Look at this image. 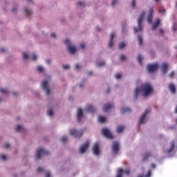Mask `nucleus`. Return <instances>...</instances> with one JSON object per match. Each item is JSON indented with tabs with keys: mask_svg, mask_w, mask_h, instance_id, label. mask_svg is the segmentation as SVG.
Instances as JSON below:
<instances>
[{
	"mask_svg": "<svg viewBox=\"0 0 177 177\" xmlns=\"http://www.w3.org/2000/svg\"><path fill=\"white\" fill-rule=\"evenodd\" d=\"M142 92L144 96H149L151 92H153V88H151V84L149 83H145L141 85V88H139V86H137L134 91L133 96L134 100L138 99V95L139 92Z\"/></svg>",
	"mask_w": 177,
	"mask_h": 177,
	"instance_id": "f257e3e1",
	"label": "nucleus"
},
{
	"mask_svg": "<svg viewBox=\"0 0 177 177\" xmlns=\"http://www.w3.org/2000/svg\"><path fill=\"white\" fill-rule=\"evenodd\" d=\"M145 16H146V12L142 11V13L140 15V17L138 21V28H134V32L136 34L138 31H142L143 30V26H142V21H143V19H145Z\"/></svg>",
	"mask_w": 177,
	"mask_h": 177,
	"instance_id": "f03ea898",
	"label": "nucleus"
},
{
	"mask_svg": "<svg viewBox=\"0 0 177 177\" xmlns=\"http://www.w3.org/2000/svg\"><path fill=\"white\" fill-rule=\"evenodd\" d=\"M41 156H49V151L44 150L42 148H39L35 153L36 160H41Z\"/></svg>",
	"mask_w": 177,
	"mask_h": 177,
	"instance_id": "7ed1b4c3",
	"label": "nucleus"
},
{
	"mask_svg": "<svg viewBox=\"0 0 177 177\" xmlns=\"http://www.w3.org/2000/svg\"><path fill=\"white\" fill-rule=\"evenodd\" d=\"M64 44H66L67 45V49H68V52H70V53H71V55H74V53H75V52H77V47L71 45L70 40H68V39L65 40Z\"/></svg>",
	"mask_w": 177,
	"mask_h": 177,
	"instance_id": "20e7f679",
	"label": "nucleus"
},
{
	"mask_svg": "<svg viewBox=\"0 0 177 177\" xmlns=\"http://www.w3.org/2000/svg\"><path fill=\"white\" fill-rule=\"evenodd\" d=\"M69 134L71 136H74L75 138H81V136H82V135H84V131H82V130L77 131L75 129H73L70 130Z\"/></svg>",
	"mask_w": 177,
	"mask_h": 177,
	"instance_id": "39448f33",
	"label": "nucleus"
},
{
	"mask_svg": "<svg viewBox=\"0 0 177 177\" xmlns=\"http://www.w3.org/2000/svg\"><path fill=\"white\" fill-rule=\"evenodd\" d=\"M88 147H89V141H86L82 145H81L80 148L79 149L80 154H84V153L86 151V149H88Z\"/></svg>",
	"mask_w": 177,
	"mask_h": 177,
	"instance_id": "423d86ee",
	"label": "nucleus"
},
{
	"mask_svg": "<svg viewBox=\"0 0 177 177\" xmlns=\"http://www.w3.org/2000/svg\"><path fill=\"white\" fill-rule=\"evenodd\" d=\"M102 133L104 135V136H105V138H107L108 139H114L113 134H111L109 129H102Z\"/></svg>",
	"mask_w": 177,
	"mask_h": 177,
	"instance_id": "0eeeda50",
	"label": "nucleus"
},
{
	"mask_svg": "<svg viewBox=\"0 0 177 177\" xmlns=\"http://www.w3.org/2000/svg\"><path fill=\"white\" fill-rule=\"evenodd\" d=\"M149 73H154V71L158 69V64H149L147 66Z\"/></svg>",
	"mask_w": 177,
	"mask_h": 177,
	"instance_id": "6e6552de",
	"label": "nucleus"
},
{
	"mask_svg": "<svg viewBox=\"0 0 177 177\" xmlns=\"http://www.w3.org/2000/svg\"><path fill=\"white\" fill-rule=\"evenodd\" d=\"M153 13H154V8H150L149 14L147 15V21L149 24H151V23L153 22Z\"/></svg>",
	"mask_w": 177,
	"mask_h": 177,
	"instance_id": "1a4fd4ad",
	"label": "nucleus"
},
{
	"mask_svg": "<svg viewBox=\"0 0 177 177\" xmlns=\"http://www.w3.org/2000/svg\"><path fill=\"white\" fill-rule=\"evenodd\" d=\"M120 151V144L117 142H114L112 145V151L114 154H118V151Z\"/></svg>",
	"mask_w": 177,
	"mask_h": 177,
	"instance_id": "9d476101",
	"label": "nucleus"
},
{
	"mask_svg": "<svg viewBox=\"0 0 177 177\" xmlns=\"http://www.w3.org/2000/svg\"><path fill=\"white\" fill-rule=\"evenodd\" d=\"M150 111H151V109H147L144 113L142 114V117L140 118V120H139V124H143L144 121H145V118H146V115H147L148 113H150Z\"/></svg>",
	"mask_w": 177,
	"mask_h": 177,
	"instance_id": "9b49d317",
	"label": "nucleus"
},
{
	"mask_svg": "<svg viewBox=\"0 0 177 177\" xmlns=\"http://www.w3.org/2000/svg\"><path fill=\"white\" fill-rule=\"evenodd\" d=\"M42 88L43 90L45 91V92H46V95H49V93H50V89L48 86V81L45 80L43 82Z\"/></svg>",
	"mask_w": 177,
	"mask_h": 177,
	"instance_id": "f8f14e48",
	"label": "nucleus"
},
{
	"mask_svg": "<svg viewBox=\"0 0 177 177\" xmlns=\"http://www.w3.org/2000/svg\"><path fill=\"white\" fill-rule=\"evenodd\" d=\"M93 154L95 156H99L100 154V151L99 150V142H95L93 147Z\"/></svg>",
	"mask_w": 177,
	"mask_h": 177,
	"instance_id": "ddd939ff",
	"label": "nucleus"
},
{
	"mask_svg": "<svg viewBox=\"0 0 177 177\" xmlns=\"http://www.w3.org/2000/svg\"><path fill=\"white\" fill-rule=\"evenodd\" d=\"M84 117V113L82 112V109L78 108L77 109V118L78 122H81V118Z\"/></svg>",
	"mask_w": 177,
	"mask_h": 177,
	"instance_id": "4468645a",
	"label": "nucleus"
},
{
	"mask_svg": "<svg viewBox=\"0 0 177 177\" xmlns=\"http://www.w3.org/2000/svg\"><path fill=\"white\" fill-rule=\"evenodd\" d=\"M86 111L88 113H95L96 111V109L92 106L91 104H87L86 106Z\"/></svg>",
	"mask_w": 177,
	"mask_h": 177,
	"instance_id": "2eb2a0df",
	"label": "nucleus"
},
{
	"mask_svg": "<svg viewBox=\"0 0 177 177\" xmlns=\"http://www.w3.org/2000/svg\"><path fill=\"white\" fill-rule=\"evenodd\" d=\"M169 89L171 93L175 94L176 93V88L175 87V84L173 83H170L169 84Z\"/></svg>",
	"mask_w": 177,
	"mask_h": 177,
	"instance_id": "dca6fc26",
	"label": "nucleus"
},
{
	"mask_svg": "<svg viewBox=\"0 0 177 177\" xmlns=\"http://www.w3.org/2000/svg\"><path fill=\"white\" fill-rule=\"evenodd\" d=\"M160 23H161V21L160 20V19H156L155 23H153V24L151 27V30H156V28H157L158 27V26H160Z\"/></svg>",
	"mask_w": 177,
	"mask_h": 177,
	"instance_id": "f3484780",
	"label": "nucleus"
},
{
	"mask_svg": "<svg viewBox=\"0 0 177 177\" xmlns=\"http://www.w3.org/2000/svg\"><path fill=\"white\" fill-rule=\"evenodd\" d=\"M114 105H111L110 103L105 104L103 106V111L107 112L110 109L113 108Z\"/></svg>",
	"mask_w": 177,
	"mask_h": 177,
	"instance_id": "a211bd4d",
	"label": "nucleus"
},
{
	"mask_svg": "<svg viewBox=\"0 0 177 177\" xmlns=\"http://www.w3.org/2000/svg\"><path fill=\"white\" fill-rule=\"evenodd\" d=\"M113 41H114V32L111 33L110 40L108 44L109 48H111V46H113Z\"/></svg>",
	"mask_w": 177,
	"mask_h": 177,
	"instance_id": "6ab92c4d",
	"label": "nucleus"
},
{
	"mask_svg": "<svg viewBox=\"0 0 177 177\" xmlns=\"http://www.w3.org/2000/svg\"><path fill=\"white\" fill-rule=\"evenodd\" d=\"M174 149H175V142L171 141V147H170L169 149L166 151V153L167 154H169V153H172V151H174Z\"/></svg>",
	"mask_w": 177,
	"mask_h": 177,
	"instance_id": "aec40b11",
	"label": "nucleus"
},
{
	"mask_svg": "<svg viewBox=\"0 0 177 177\" xmlns=\"http://www.w3.org/2000/svg\"><path fill=\"white\" fill-rule=\"evenodd\" d=\"M162 71H163V73L165 74V73H167V71H168V64H167V63H163L162 64Z\"/></svg>",
	"mask_w": 177,
	"mask_h": 177,
	"instance_id": "412c9836",
	"label": "nucleus"
},
{
	"mask_svg": "<svg viewBox=\"0 0 177 177\" xmlns=\"http://www.w3.org/2000/svg\"><path fill=\"white\" fill-rule=\"evenodd\" d=\"M124 129H125V127H124L122 125H119L117 127L116 132H118V133H121V132H122V131H124Z\"/></svg>",
	"mask_w": 177,
	"mask_h": 177,
	"instance_id": "4be33fe9",
	"label": "nucleus"
},
{
	"mask_svg": "<svg viewBox=\"0 0 177 177\" xmlns=\"http://www.w3.org/2000/svg\"><path fill=\"white\" fill-rule=\"evenodd\" d=\"M151 156V153L150 152H147L146 153H145L144 157L142 158V161L145 162L147 160L149 159V157H150Z\"/></svg>",
	"mask_w": 177,
	"mask_h": 177,
	"instance_id": "5701e85b",
	"label": "nucleus"
},
{
	"mask_svg": "<svg viewBox=\"0 0 177 177\" xmlns=\"http://www.w3.org/2000/svg\"><path fill=\"white\" fill-rule=\"evenodd\" d=\"M131 112V109L129 107H123L121 109V113H129Z\"/></svg>",
	"mask_w": 177,
	"mask_h": 177,
	"instance_id": "b1692460",
	"label": "nucleus"
},
{
	"mask_svg": "<svg viewBox=\"0 0 177 177\" xmlns=\"http://www.w3.org/2000/svg\"><path fill=\"white\" fill-rule=\"evenodd\" d=\"M138 41L139 45L143 44V38L140 36V35H138Z\"/></svg>",
	"mask_w": 177,
	"mask_h": 177,
	"instance_id": "393cba45",
	"label": "nucleus"
},
{
	"mask_svg": "<svg viewBox=\"0 0 177 177\" xmlns=\"http://www.w3.org/2000/svg\"><path fill=\"white\" fill-rule=\"evenodd\" d=\"M16 132H21L23 131V127L21 125H17L15 128Z\"/></svg>",
	"mask_w": 177,
	"mask_h": 177,
	"instance_id": "a878e982",
	"label": "nucleus"
},
{
	"mask_svg": "<svg viewBox=\"0 0 177 177\" xmlns=\"http://www.w3.org/2000/svg\"><path fill=\"white\" fill-rule=\"evenodd\" d=\"M122 172H124V170L119 169L116 177H122Z\"/></svg>",
	"mask_w": 177,
	"mask_h": 177,
	"instance_id": "bb28decb",
	"label": "nucleus"
},
{
	"mask_svg": "<svg viewBox=\"0 0 177 177\" xmlns=\"http://www.w3.org/2000/svg\"><path fill=\"white\" fill-rule=\"evenodd\" d=\"M99 122L102 124L106 122V118L104 116H99Z\"/></svg>",
	"mask_w": 177,
	"mask_h": 177,
	"instance_id": "cd10ccee",
	"label": "nucleus"
},
{
	"mask_svg": "<svg viewBox=\"0 0 177 177\" xmlns=\"http://www.w3.org/2000/svg\"><path fill=\"white\" fill-rule=\"evenodd\" d=\"M106 64V62H104V61H102L100 62H97V66L98 67H103V66H104Z\"/></svg>",
	"mask_w": 177,
	"mask_h": 177,
	"instance_id": "c85d7f7f",
	"label": "nucleus"
},
{
	"mask_svg": "<svg viewBox=\"0 0 177 177\" xmlns=\"http://www.w3.org/2000/svg\"><path fill=\"white\" fill-rule=\"evenodd\" d=\"M24 12H25L26 16H30V15H31L32 13V12H31V10H28L27 8H24Z\"/></svg>",
	"mask_w": 177,
	"mask_h": 177,
	"instance_id": "c756f323",
	"label": "nucleus"
},
{
	"mask_svg": "<svg viewBox=\"0 0 177 177\" xmlns=\"http://www.w3.org/2000/svg\"><path fill=\"white\" fill-rule=\"evenodd\" d=\"M119 49H124L125 48V43L121 42L119 44Z\"/></svg>",
	"mask_w": 177,
	"mask_h": 177,
	"instance_id": "7c9ffc66",
	"label": "nucleus"
},
{
	"mask_svg": "<svg viewBox=\"0 0 177 177\" xmlns=\"http://www.w3.org/2000/svg\"><path fill=\"white\" fill-rule=\"evenodd\" d=\"M137 60L140 63V64L142 65V55H138V56L137 57Z\"/></svg>",
	"mask_w": 177,
	"mask_h": 177,
	"instance_id": "2f4dec72",
	"label": "nucleus"
},
{
	"mask_svg": "<svg viewBox=\"0 0 177 177\" xmlns=\"http://www.w3.org/2000/svg\"><path fill=\"white\" fill-rule=\"evenodd\" d=\"M47 114H48V115H50V116L53 115V111H52L51 109H48L47 111Z\"/></svg>",
	"mask_w": 177,
	"mask_h": 177,
	"instance_id": "473e14b6",
	"label": "nucleus"
},
{
	"mask_svg": "<svg viewBox=\"0 0 177 177\" xmlns=\"http://www.w3.org/2000/svg\"><path fill=\"white\" fill-rule=\"evenodd\" d=\"M23 59L24 60H27V59H28V54L26 53H23Z\"/></svg>",
	"mask_w": 177,
	"mask_h": 177,
	"instance_id": "72a5a7b5",
	"label": "nucleus"
},
{
	"mask_svg": "<svg viewBox=\"0 0 177 177\" xmlns=\"http://www.w3.org/2000/svg\"><path fill=\"white\" fill-rule=\"evenodd\" d=\"M151 176V171L148 170L145 177H150Z\"/></svg>",
	"mask_w": 177,
	"mask_h": 177,
	"instance_id": "f704fd0d",
	"label": "nucleus"
},
{
	"mask_svg": "<svg viewBox=\"0 0 177 177\" xmlns=\"http://www.w3.org/2000/svg\"><path fill=\"white\" fill-rule=\"evenodd\" d=\"M61 142H62L63 143H64V142H66V140H67V137L66 136H63L60 138Z\"/></svg>",
	"mask_w": 177,
	"mask_h": 177,
	"instance_id": "c9c22d12",
	"label": "nucleus"
},
{
	"mask_svg": "<svg viewBox=\"0 0 177 177\" xmlns=\"http://www.w3.org/2000/svg\"><path fill=\"white\" fill-rule=\"evenodd\" d=\"M37 71H39V73H42L44 71V67L38 66L37 67Z\"/></svg>",
	"mask_w": 177,
	"mask_h": 177,
	"instance_id": "e433bc0d",
	"label": "nucleus"
},
{
	"mask_svg": "<svg viewBox=\"0 0 177 177\" xmlns=\"http://www.w3.org/2000/svg\"><path fill=\"white\" fill-rule=\"evenodd\" d=\"M0 92H1V93H4V94H6V93H8V90H6V89H3V88H1Z\"/></svg>",
	"mask_w": 177,
	"mask_h": 177,
	"instance_id": "4c0bfd02",
	"label": "nucleus"
},
{
	"mask_svg": "<svg viewBox=\"0 0 177 177\" xmlns=\"http://www.w3.org/2000/svg\"><path fill=\"white\" fill-rule=\"evenodd\" d=\"M37 172L39 173V172H44V168L42 167H38L37 169Z\"/></svg>",
	"mask_w": 177,
	"mask_h": 177,
	"instance_id": "58836bf2",
	"label": "nucleus"
},
{
	"mask_svg": "<svg viewBox=\"0 0 177 177\" xmlns=\"http://www.w3.org/2000/svg\"><path fill=\"white\" fill-rule=\"evenodd\" d=\"M32 60H37V55L35 54H32Z\"/></svg>",
	"mask_w": 177,
	"mask_h": 177,
	"instance_id": "ea45409f",
	"label": "nucleus"
},
{
	"mask_svg": "<svg viewBox=\"0 0 177 177\" xmlns=\"http://www.w3.org/2000/svg\"><path fill=\"white\" fill-rule=\"evenodd\" d=\"M174 75H175V72L171 71L169 74V77H170V78H172V77H174Z\"/></svg>",
	"mask_w": 177,
	"mask_h": 177,
	"instance_id": "a19ab883",
	"label": "nucleus"
},
{
	"mask_svg": "<svg viewBox=\"0 0 177 177\" xmlns=\"http://www.w3.org/2000/svg\"><path fill=\"white\" fill-rule=\"evenodd\" d=\"M4 147L5 149H9V147H10V145L9 143H6L4 145Z\"/></svg>",
	"mask_w": 177,
	"mask_h": 177,
	"instance_id": "79ce46f5",
	"label": "nucleus"
},
{
	"mask_svg": "<svg viewBox=\"0 0 177 177\" xmlns=\"http://www.w3.org/2000/svg\"><path fill=\"white\" fill-rule=\"evenodd\" d=\"M136 5V2L135 1V0H133L131 1V6H132V8H134Z\"/></svg>",
	"mask_w": 177,
	"mask_h": 177,
	"instance_id": "37998d69",
	"label": "nucleus"
},
{
	"mask_svg": "<svg viewBox=\"0 0 177 177\" xmlns=\"http://www.w3.org/2000/svg\"><path fill=\"white\" fill-rule=\"evenodd\" d=\"M80 46L81 49H84L85 48V44L82 43V44H80Z\"/></svg>",
	"mask_w": 177,
	"mask_h": 177,
	"instance_id": "c03bdc74",
	"label": "nucleus"
},
{
	"mask_svg": "<svg viewBox=\"0 0 177 177\" xmlns=\"http://www.w3.org/2000/svg\"><path fill=\"white\" fill-rule=\"evenodd\" d=\"M1 160H6V155H1Z\"/></svg>",
	"mask_w": 177,
	"mask_h": 177,
	"instance_id": "a18cd8bd",
	"label": "nucleus"
},
{
	"mask_svg": "<svg viewBox=\"0 0 177 177\" xmlns=\"http://www.w3.org/2000/svg\"><path fill=\"white\" fill-rule=\"evenodd\" d=\"M115 77V78H116L117 80H120V78H121V75H120V74H116Z\"/></svg>",
	"mask_w": 177,
	"mask_h": 177,
	"instance_id": "49530a36",
	"label": "nucleus"
},
{
	"mask_svg": "<svg viewBox=\"0 0 177 177\" xmlns=\"http://www.w3.org/2000/svg\"><path fill=\"white\" fill-rule=\"evenodd\" d=\"M118 0H113V1H112V3H111V5H112V6H114V5H115V3H117V1H118Z\"/></svg>",
	"mask_w": 177,
	"mask_h": 177,
	"instance_id": "de8ad7c7",
	"label": "nucleus"
},
{
	"mask_svg": "<svg viewBox=\"0 0 177 177\" xmlns=\"http://www.w3.org/2000/svg\"><path fill=\"white\" fill-rule=\"evenodd\" d=\"M124 173L126 174V175H129L131 171H129V169H127V170L124 171Z\"/></svg>",
	"mask_w": 177,
	"mask_h": 177,
	"instance_id": "09e8293b",
	"label": "nucleus"
},
{
	"mask_svg": "<svg viewBox=\"0 0 177 177\" xmlns=\"http://www.w3.org/2000/svg\"><path fill=\"white\" fill-rule=\"evenodd\" d=\"M51 38H56V34L55 32L51 33L50 35Z\"/></svg>",
	"mask_w": 177,
	"mask_h": 177,
	"instance_id": "8fccbe9b",
	"label": "nucleus"
},
{
	"mask_svg": "<svg viewBox=\"0 0 177 177\" xmlns=\"http://www.w3.org/2000/svg\"><path fill=\"white\" fill-rule=\"evenodd\" d=\"M120 60H125V55H120Z\"/></svg>",
	"mask_w": 177,
	"mask_h": 177,
	"instance_id": "3c124183",
	"label": "nucleus"
},
{
	"mask_svg": "<svg viewBox=\"0 0 177 177\" xmlns=\"http://www.w3.org/2000/svg\"><path fill=\"white\" fill-rule=\"evenodd\" d=\"M160 13H165V8H162L159 10Z\"/></svg>",
	"mask_w": 177,
	"mask_h": 177,
	"instance_id": "603ef678",
	"label": "nucleus"
},
{
	"mask_svg": "<svg viewBox=\"0 0 177 177\" xmlns=\"http://www.w3.org/2000/svg\"><path fill=\"white\" fill-rule=\"evenodd\" d=\"M46 177H50V173L49 171L46 172Z\"/></svg>",
	"mask_w": 177,
	"mask_h": 177,
	"instance_id": "864d4df0",
	"label": "nucleus"
},
{
	"mask_svg": "<svg viewBox=\"0 0 177 177\" xmlns=\"http://www.w3.org/2000/svg\"><path fill=\"white\" fill-rule=\"evenodd\" d=\"M75 70H78V68H80V64H76L75 66Z\"/></svg>",
	"mask_w": 177,
	"mask_h": 177,
	"instance_id": "5fc2aeb1",
	"label": "nucleus"
},
{
	"mask_svg": "<svg viewBox=\"0 0 177 177\" xmlns=\"http://www.w3.org/2000/svg\"><path fill=\"white\" fill-rule=\"evenodd\" d=\"M68 65H64L63 66V68L64 69V70H67L68 68Z\"/></svg>",
	"mask_w": 177,
	"mask_h": 177,
	"instance_id": "6e6d98bb",
	"label": "nucleus"
},
{
	"mask_svg": "<svg viewBox=\"0 0 177 177\" xmlns=\"http://www.w3.org/2000/svg\"><path fill=\"white\" fill-rule=\"evenodd\" d=\"M77 5H79V6H82V5H84V3H82L81 1H78Z\"/></svg>",
	"mask_w": 177,
	"mask_h": 177,
	"instance_id": "4d7b16f0",
	"label": "nucleus"
},
{
	"mask_svg": "<svg viewBox=\"0 0 177 177\" xmlns=\"http://www.w3.org/2000/svg\"><path fill=\"white\" fill-rule=\"evenodd\" d=\"M151 167H152L153 169H154V168H156V165H154L153 163H152L151 165Z\"/></svg>",
	"mask_w": 177,
	"mask_h": 177,
	"instance_id": "13d9d810",
	"label": "nucleus"
},
{
	"mask_svg": "<svg viewBox=\"0 0 177 177\" xmlns=\"http://www.w3.org/2000/svg\"><path fill=\"white\" fill-rule=\"evenodd\" d=\"M159 32L160 34H164V30L162 29H159Z\"/></svg>",
	"mask_w": 177,
	"mask_h": 177,
	"instance_id": "bf43d9fd",
	"label": "nucleus"
},
{
	"mask_svg": "<svg viewBox=\"0 0 177 177\" xmlns=\"http://www.w3.org/2000/svg\"><path fill=\"white\" fill-rule=\"evenodd\" d=\"M17 10V8H12V12H16Z\"/></svg>",
	"mask_w": 177,
	"mask_h": 177,
	"instance_id": "052dcab7",
	"label": "nucleus"
},
{
	"mask_svg": "<svg viewBox=\"0 0 177 177\" xmlns=\"http://www.w3.org/2000/svg\"><path fill=\"white\" fill-rule=\"evenodd\" d=\"M173 30L174 31H176L177 28H176V25H174L173 27Z\"/></svg>",
	"mask_w": 177,
	"mask_h": 177,
	"instance_id": "680f3d73",
	"label": "nucleus"
},
{
	"mask_svg": "<svg viewBox=\"0 0 177 177\" xmlns=\"http://www.w3.org/2000/svg\"><path fill=\"white\" fill-rule=\"evenodd\" d=\"M46 62L48 63V64L50 63V59H46Z\"/></svg>",
	"mask_w": 177,
	"mask_h": 177,
	"instance_id": "e2e57ef3",
	"label": "nucleus"
},
{
	"mask_svg": "<svg viewBox=\"0 0 177 177\" xmlns=\"http://www.w3.org/2000/svg\"><path fill=\"white\" fill-rule=\"evenodd\" d=\"M1 53L5 52V48H1Z\"/></svg>",
	"mask_w": 177,
	"mask_h": 177,
	"instance_id": "0e129e2a",
	"label": "nucleus"
},
{
	"mask_svg": "<svg viewBox=\"0 0 177 177\" xmlns=\"http://www.w3.org/2000/svg\"><path fill=\"white\" fill-rule=\"evenodd\" d=\"M88 75H92V72H88Z\"/></svg>",
	"mask_w": 177,
	"mask_h": 177,
	"instance_id": "69168bd1",
	"label": "nucleus"
},
{
	"mask_svg": "<svg viewBox=\"0 0 177 177\" xmlns=\"http://www.w3.org/2000/svg\"><path fill=\"white\" fill-rule=\"evenodd\" d=\"M13 95H14V96H17V93H15V92H14V93H13Z\"/></svg>",
	"mask_w": 177,
	"mask_h": 177,
	"instance_id": "338daca9",
	"label": "nucleus"
},
{
	"mask_svg": "<svg viewBox=\"0 0 177 177\" xmlns=\"http://www.w3.org/2000/svg\"><path fill=\"white\" fill-rule=\"evenodd\" d=\"M137 177H143V174L139 175Z\"/></svg>",
	"mask_w": 177,
	"mask_h": 177,
	"instance_id": "774afa93",
	"label": "nucleus"
}]
</instances>
